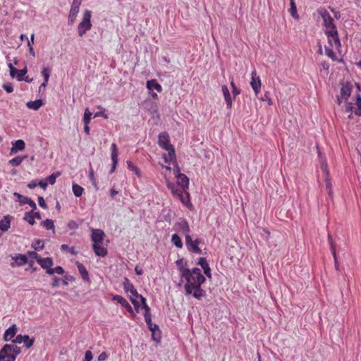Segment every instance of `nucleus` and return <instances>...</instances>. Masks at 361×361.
I'll return each instance as SVG.
<instances>
[{
    "instance_id": "nucleus-44",
    "label": "nucleus",
    "mask_w": 361,
    "mask_h": 361,
    "mask_svg": "<svg viewBox=\"0 0 361 361\" xmlns=\"http://www.w3.org/2000/svg\"><path fill=\"white\" fill-rule=\"evenodd\" d=\"M24 158L22 157H16L11 160H9V164L11 166H18L21 164Z\"/></svg>"
},
{
    "instance_id": "nucleus-5",
    "label": "nucleus",
    "mask_w": 361,
    "mask_h": 361,
    "mask_svg": "<svg viewBox=\"0 0 361 361\" xmlns=\"http://www.w3.org/2000/svg\"><path fill=\"white\" fill-rule=\"evenodd\" d=\"M140 299L142 303L143 308L145 310L144 317L148 329H149V331L157 329L159 331L158 325L153 324L152 322L150 308L146 303V299L142 295H140Z\"/></svg>"
},
{
    "instance_id": "nucleus-54",
    "label": "nucleus",
    "mask_w": 361,
    "mask_h": 361,
    "mask_svg": "<svg viewBox=\"0 0 361 361\" xmlns=\"http://www.w3.org/2000/svg\"><path fill=\"white\" fill-rule=\"evenodd\" d=\"M8 66L9 70H10V75H11V76L12 78L16 77V75L18 74V69H17L15 67H13V66L12 65L11 63H9L8 64Z\"/></svg>"
},
{
    "instance_id": "nucleus-13",
    "label": "nucleus",
    "mask_w": 361,
    "mask_h": 361,
    "mask_svg": "<svg viewBox=\"0 0 361 361\" xmlns=\"http://www.w3.org/2000/svg\"><path fill=\"white\" fill-rule=\"evenodd\" d=\"M104 232L101 229H93L92 231L91 239L94 244H102Z\"/></svg>"
},
{
    "instance_id": "nucleus-17",
    "label": "nucleus",
    "mask_w": 361,
    "mask_h": 361,
    "mask_svg": "<svg viewBox=\"0 0 361 361\" xmlns=\"http://www.w3.org/2000/svg\"><path fill=\"white\" fill-rule=\"evenodd\" d=\"M197 264L202 268L204 274L208 278H212L211 269L204 257H200Z\"/></svg>"
},
{
    "instance_id": "nucleus-62",
    "label": "nucleus",
    "mask_w": 361,
    "mask_h": 361,
    "mask_svg": "<svg viewBox=\"0 0 361 361\" xmlns=\"http://www.w3.org/2000/svg\"><path fill=\"white\" fill-rule=\"evenodd\" d=\"M330 11L334 13V18L338 20L341 18V13L336 11L334 8L329 7Z\"/></svg>"
},
{
    "instance_id": "nucleus-47",
    "label": "nucleus",
    "mask_w": 361,
    "mask_h": 361,
    "mask_svg": "<svg viewBox=\"0 0 361 361\" xmlns=\"http://www.w3.org/2000/svg\"><path fill=\"white\" fill-rule=\"evenodd\" d=\"M61 250L63 252H69L70 253H71L73 255H75L77 254V252L75 251V250L73 247H69L66 244H63L61 246Z\"/></svg>"
},
{
    "instance_id": "nucleus-19",
    "label": "nucleus",
    "mask_w": 361,
    "mask_h": 361,
    "mask_svg": "<svg viewBox=\"0 0 361 361\" xmlns=\"http://www.w3.org/2000/svg\"><path fill=\"white\" fill-rule=\"evenodd\" d=\"M17 328L16 324L12 325L8 329H7L4 334V340L5 341H12V338L16 334Z\"/></svg>"
},
{
    "instance_id": "nucleus-31",
    "label": "nucleus",
    "mask_w": 361,
    "mask_h": 361,
    "mask_svg": "<svg viewBox=\"0 0 361 361\" xmlns=\"http://www.w3.org/2000/svg\"><path fill=\"white\" fill-rule=\"evenodd\" d=\"M19 203L21 205L27 204H29L32 209H37V206L35 202L30 198L25 197V196H20Z\"/></svg>"
},
{
    "instance_id": "nucleus-46",
    "label": "nucleus",
    "mask_w": 361,
    "mask_h": 361,
    "mask_svg": "<svg viewBox=\"0 0 361 361\" xmlns=\"http://www.w3.org/2000/svg\"><path fill=\"white\" fill-rule=\"evenodd\" d=\"M92 119V113L88 109H86L84 112L83 122L84 124H89Z\"/></svg>"
},
{
    "instance_id": "nucleus-48",
    "label": "nucleus",
    "mask_w": 361,
    "mask_h": 361,
    "mask_svg": "<svg viewBox=\"0 0 361 361\" xmlns=\"http://www.w3.org/2000/svg\"><path fill=\"white\" fill-rule=\"evenodd\" d=\"M25 339H28V335L23 336L21 334H19L17 336H16V338L13 340H12V342L13 343L20 344L25 341Z\"/></svg>"
},
{
    "instance_id": "nucleus-42",
    "label": "nucleus",
    "mask_w": 361,
    "mask_h": 361,
    "mask_svg": "<svg viewBox=\"0 0 361 361\" xmlns=\"http://www.w3.org/2000/svg\"><path fill=\"white\" fill-rule=\"evenodd\" d=\"M24 219L27 221L30 225H34L35 224V221L33 216V211L26 212Z\"/></svg>"
},
{
    "instance_id": "nucleus-64",
    "label": "nucleus",
    "mask_w": 361,
    "mask_h": 361,
    "mask_svg": "<svg viewBox=\"0 0 361 361\" xmlns=\"http://www.w3.org/2000/svg\"><path fill=\"white\" fill-rule=\"evenodd\" d=\"M108 357V355L106 352H102L100 353V355L98 356V361H104Z\"/></svg>"
},
{
    "instance_id": "nucleus-9",
    "label": "nucleus",
    "mask_w": 361,
    "mask_h": 361,
    "mask_svg": "<svg viewBox=\"0 0 361 361\" xmlns=\"http://www.w3.org/2000/svg\"><path fill=\"white\" fill-rule=\"evenodd\" d=\"M80 5L81 4H78L77 1H73L68 16V24H73L76 20Z\"/></svg>"
},
{
    "instance_id": "nucleus-63",
    "label": "nucleus",
    "mask_w": 361,
    "mask_h": 361,
    "mask_svg": "<svg viewBox=\"0 0 361 361\" xmlns=\"http://www.w3.org/2000/svg\"><path fill=\"white\" fill-rule=\"evenodd\" d=\"M61 281V279L59 278H57L56 276H54L53 279H52V283H51V286L52 287H58L59 286V283Z\"/></svg>"
},
{
    "instance_id": "nucleus-43",
    "label": "nucleus",
    "mask_w": 361,
    "mask_h": 361,
    "mask_svg": "<svg viewBox=\"0 0 361 361\" xmlns=\"http://www.w3.org/2000/svg\"><path fill=\"white\" fill-rule=\"evenodd\" d=\"M61 175L60 172H56L55 173H52L50 176L46 178V180L47 183L54 185L56 183V179L58 176Z\"/></svg>"
},
{
    "instance_id": "nucleus-39",
    "label": "nucleus",
    "mask_w": 361,
    "mask_h": 361,
    "mask_svg": "<svg viewBox=\"0 0 361 361\" xmlns=\"http://www.w3.org/2000/svg\"><path fill=\"white\" fill-rule=\"evenodd\" d=\"M32 247L35 250H40L44 248V241L42 240H35L32 243Z\"/></svg>"
},
{
    "instance_id": "nucleus-25",
    "label": "nucleus",
    "mask_w": 361,
    "mask_h": 361,
    "mask_svg": "<svg viewBox=\"0 0 361 361\" xmlns=\"http://www.w3.org/2000/svg\"><path fill=\"white\" fill-rule=\"evenodd\" d=\"M76 265H77L78 271H79L80 274L81 275L82 279L85 281H89L90 277H89V274H88V272H87L85 267L82 263H80L79 262H76Z\"/></svg>"
},
{
    "instance_id": "nucleus-33",
    "label": "nucleus",
    "mask_w": 361,
    "mask_h": 361,
    "mask_svg": "<svg viewBox=\"0 0 361 361\" xmlns=\"http://www.w3.org/2000/svg\"><path fill=\"white\" fill-rule=\"evenodd\" d=\"M171 243L173 245H175L177 248H183V244L180 237L177 234L174 233L171 236Z\"/></svg>"
},
{
    "instance_id": "nucleus-53",
    "label": "nucleus",
    "mask_w": 361,
    "mask_h": 361,
    "mask_svg": "<svg viewBox=\"0 0 361 361\" xmlns=\"http://www.w3.org/2000/svg\"><path fill=\"white\" fill-rule=\"evenodd\" d=\"M152 332V338L154 341H159L161 336H160V331H159L157 329H153L152 331H150Z\"/></svg>"
},
{
    "instance_id": "nucleus-55",
    "label": "nucleus",
    "mask_w": 361,
    "mask_h": 361,
    "mask_svg": "<svg viewBox=\"0 0 361 361\" xmlns=\"http://www.w3.org/2000/svg\"><path fill=\"white\" fill-rule=\"evenodd\" d=\"M2 87L7 93H11L13 91V87L11 82L4 83Z\"/></svg>"
},
{
    "instance_id": "nucleus-8",
    "label": "nucleus",
    "mask_w": 361,
    "mask_h": 361,
    "mask_svg": "<svg viewBox=\"0 0 361 361\" xmlns=\"http://www.w3.org/2000/svg\"><path fill=\"white\" fill-rule=\"evenodd\" d=\"M158 145L164 150L174 148L173 146L170 143L169 133L166 131L159 133L158 137Z\"/></svg>"
},
{
    "instance_id": "nucleus-29",
    "label": "nucleus",
    "mask_w": 361,
    "mask_h": 361,
    "mask_svg": "<svg viewBox=\"0 0 361 361\" xmlns=\"http://www.w3.org/2000/svg\"><path fill=\"white\" fill-rule=\"evenodd\" d=\"M147 88L149 90H156L158 92H161L162 91V87L160 84H159L155 79H152L148 80L147 82Z\"/></svg>"
},
{
    "instance_id": "nucleus-1",
    "label": "nucleus",
    "mask_w": 361,
    "mask_h": 361,
    "mask_svg": "<svg viewBox=\"0 0 361 361\" xmlns=\"http://www.w3.org/2000/svg\"><path fill=\"white\" fill-rule=\"evenodd\" d=\"M180 275L185 281L184 289L186 295H192L197 300L205 296V291L201 288V286L205 282L206 279L200 269L181 267L180 268Z\"/></svg>"
},
{
    "instance_id": "nucleus-22",
    "label": "nucleus",
    "mask_w": 361,
    "mask_h": 361,
    "mask_svg": "<svg viewBox=\"0 0 361 361\" xmlns=\"http://www.w3.org/2000/svg\"><path fill=\"white\" fill-rule=\"evenodd\" d=\"M102 244H93L92 249L95 255L98 257H106L107 255V249L102 245Z\"/></svg>"
},
{
    "instance_id": "nucleus-36",
    "label": "nucleus",
    "mask_w": 361,
    "mask_h": 361,
    "mask_svg": "<svg viewBox=\"0 0 361 361\" xmlns=\"http://www.w3.org/2000/svg\"><path fill=\"white\" fill-rule=\"evenodd\" d=\"M126 164L128 166V169L130 171L134 172L137 175V177L141 176V172H140V169L136 166H135L132 161H127Z\"/></svg>"
},
{
    "instance_id": "nucleus-45",
    "label": "nucleus",
    "mask_w": 361,
    "mask_h": 361,
    "mask_svg": "<svg viewBox=\"0 0 361 361\" xmlns=\"http://www.w3.org/2000/svg\"><path fill=\"white\" fill-rule=\"evenodd\" d=\"M324 50L325 54L328 57L331 59L333 61L336 60V55L331 48L326 46Z\"/></svg>"
},
{
    "instance_id": "nucleus-15",
    "label": "nucleus",
    "mask_w": 361,
    "mask_h": 361,
    "mask_svg": "<svg viewBox=\"0 0 361 361\" xmlns=\"http://www.w3.org/2000/svg\"><path fill=\"white\" fill-rule=\"evenodd\" d=\"M123 288L126 293H130L132 295L136 298H140L141 295L138 294L133 284L127 278L125 279V281L123 283Z\"/></svg>"
},
{
    "instance_id": "nucleus-51",
    "label": "nucleus",
    "mask_w": 361,
    "mask_h": 361,
    "mask_svg": "<svg viewBox=\"0 0 361 361\" xmlns=\"http://www.w3.org/2000/svg\"><path fill=\"white\" fill-rule=\"evenodd\" d=\"M326 189L330 197L332 196L333 190H332V184L331 180L329 178H326L325 180Z\"/></svg>"
},
{
    "instance_id": "nucleus-20",
    "label": "nucleus",
    "mask_w": 361,
    "mask_h": 361,
    "mask_svg": "<svg viewBox=\"0 0 361 361\" xmlns=\"http://www.w3.org/2000/svg\"><path fill=\"white\" fill-rule=\"evenodd\" d=\"M11 216H4V218L0 220V230L4 232L7 231L11 227Z\"/></svg>"
},
{
    "instance_id": "nucleus-21",
    "label": "nucleus",
    "mask_w": 361,
    "mask_h": 361,
    "mask_svg": "<svg viewBox=\"0 0 361 361\" xmlns=\"http://www.w3.org/2000/svg\"><path fill=\"white\" fill-rule=\"evenodd\" d=\"M25 148V143L23 140H18L12 142L11 153L14 154L18 151H23Z\"/></svg>"
},
{
    "instance_id": "nucleus-3",
    "label": "nucleus",
    "mask_w": 361,
    "mask_h": 361,
    "mask_svg": "<svg viewBox=\"0 0 361 361\" xmlns=\"http://www.w3.org/2000/svg\"><path fill=\"white\" fill-rule=\"evenodd\" d=\"M319 13L323 20V26L324 27V33L328 34L331 32L337 30L336 25L334 23V18L325 9L319 10Z\"/></svg>"
},
{
    "instance_id": "nucleus-6",
    "label": "nucleus",
    "mask_w": 361,
    "mask_h": 361,
    "mask_svg": "<svg viewBox=\"0 0 361 361\" xmlns=\"http://www.w3.org/2000/svg\"><path fill=\"white\" fill-rule=\"evenodd\" d=\"M176 231L183 233L185 236L190 235V228L188 221L184 218H180L176 221L173 228Z\"/></svg>"
},
{
    "instance_id": "nucleus-56",
    "label": "nucleus",
    "mask_w": 361,
    "mask_h": 361,
    "mask_svg": "<svg viewBox=\"0 0 361 361\" xmlns=\"http://www.w3.org/2000/svg\"><path fill=\"white\" fill-rule=\"evenodd\" d=\"M98 109H102V111H97L94 114V118H97V117H100V116H102L104 117V118H107L108 116L107 115L105 114V110L101 106H98Z\"/></svg>"
},
{
    "instance_id": "nucleus-10",
    "label": "nucleus",
    "mask_w": 361,
    "mask_h": 361,
    "mask_svg": "<svg viewBox=\"0 0 361 361\" xmlns=\"http://www.w3.org/2000/svg\"><path fill=\"white\" fill-rule=\"evenodd\" d=\"M328 42L331 46H335L336 49H339L341 46V41L338 37V30L331 32L330 33L326 34Z\"/></svg>"
},
{
    "instance_id": "nucleus-12",
    "label": "nucleus",
    "mask_w": 361,
    "mask_h": 361,
    "mask_svg": "<svg viewBox=\"0 0 361 361\" xmlns=\"http://www.w3.org/2000/svg\"><path fill=\"white\" fill-rule=\"evenodd\" d=\"M118 148L115 143H112L111 145V159L112 161V166L110 170V173H112L115 171L117 164H118Z\"/></svg>"
},
{
    "instance_id": "nucleus-24",
    "label": "nucleus",
    "mask_w": 361,
    "mask_h": 361,
    "mask_svg": "<svg viewBox=\"0 0 361 361\" xmlns=\"http://www.w3.org/2000/svg\"><path fill=\"white\" fill-rule=\"evenodd\" d=\"M222 92L225 99V102L227 106V108L230 109L232 106V98L229 92L228 88L226 85H223L221 87Z\"/></svg>"
},
{
    "instance_id": "nucleus-2",
    "label": "nucleus",
    "mask_w": 361,
    "mask_h": 361,
    "mask_svg": "<svg viewBox=\"0 0 361 361\" xmlns=\"http://www.w3.org/2000/svg\"><path fill=\"white\" fill-rule=\"evenodd\" d=\"M92 11L90 10H85L82 15V19L78 25V35L82 37L87 31L90 30L92 24L91 22Z\"/></svg>"
},
{
    "instance_id": "nucleus-27",
    "label": "nucleus",
    "mask_w": 361,
    "mask_h": 361,
    "mask_svg": "<svg viewBox=\"0 0 361 361\" xmlns=\"http://www.w3.org/2000/svg\"><path fill=\"white\" fill-rule=\"evenodd\" d=\"M167 187L169 190H171L173 195L178 197L181 195V193H184L185 192L178 185H176L171 182H169L167 183Z\"/></svg>"
},
{
    "instance_id": "nucleus-18",
    "label": "nucleus",
    "mask_w": 361,
    "mask_h": 361,
    "mask_svg": "<svg viewBox=\"0 0 361 361\" xmlns=\"http://www.w3.org/2000/svg\"><path fill=\"white\" fill-rule=\"evenodd\" d=\"M37 262L40 265V267L44 269H51V267L54 264L53 259L51 257H45L42 258L39 257L37 259Z\"/></svg>"
},
{
    "instance_id": "nucleus-14",
    "label": "nucleus",
    "mask_w": 361,
    "mask_h": 361,
    "mask_svg": "<svg viewBox=\"0 0 361 361\" xmlns=\"http://www.w3.org/2000/svg\"><path fill=\"white\" fill-rule=\"evenodd\" d=\"M176 177L178 180V185L183 189L184 191H187L189 187V178L186 175L183 173L176 174Z\"/></svg>"
},
{
    "instance_id": "nucleus-7",
    "label": "nucleus",
    "mask_w": 361,
    "mask_h": 361,
    "mask_svg": "<svg viewBox=\"0 0 361 361\" xmlns=\"http://www.w3.org/2000/svg\"><path fill=\"white\" fill-rule=\"evenodd\" d=\"M7 353H11V354L18 356L21 353V349L20 347H18L13 344L4 345V347L0 350V361L6 359V356L8 355L5 354Z\"/></svg>"
},
{
    "instance_id": "nucleus-60",
    "label": "nucleus",
    "mask_w": 361,
    "mask_h": 361,
    "mask_svg": "<svg viewBox=\"0 0 361 361\" xmlns=\"http://www.w3.org/2000/svg\"><path fill=\"white\" fill-rule=\"evenodd\" d=\"M26 255H27L31 259H35L36 260H37V259H38L40 257L39 255H37V252H35L34 251L27 252Z\"/></svg>"
},
{
    "instance_id": "nucleus-32",
    "label": "nucleus",
    "mask_w": 361,
    "mask_h": 361,
    "mask_svg": "<svg viewBox=\"0 0 361 361\" xmlns=\"http://www.w3.org/2000/svg\"><path fill=\"white\" fill-rule=\"evenodd\" d=\"M26 105L30 109L38 110L43 105V103L41 99H37L28 102Z\"/></svg>"
},
{
    "instance_id": "nucleus-49",
    "label": "nucleus",
    "mask_w": 361,
    "mask_h": 361,
    "mask_svg": "<svg viewBox=\"0 0 361 361\" xmlns=\"http://www.w3.org/2000/svg\"><path fill=\"white\" fill-rule=\"evenodd\" d=\"M27 72V68H25L21 70H18V74L16 75L17 80L18 81H23Z\"/></svg>"
},
{
    "instance_id": "nucleus-11",
    "label": "nucleus",
    "mask_w": 361,
    "mask_h": 361,
    "mask_svg": "<svg viewBox=\"0 0 361 361\" xmlns=\"http://www.w3.org/2000/svg\"><path fill=\"white\" fill-rule=\"evenodd\" d=\"M112 300L119 303L122 307H125L129 313H130L133 316H135V312L132 307L124 298L118 295H113Z\"/></svg>"
},
{
    "instance_id": "nucleus-34",
    "label": "nucleus",
    "mask_w": 361,
    "mask_h": 361,
    "mask_svg": "<svg viewBox=\"0 0 361 361\" xmlns=\"http://www.w3.org/2000/svg\"><path fill=\"white\" fill-rule=\"evenodd\" d=\"M64 272L63 268L61 266H57L55 268L49 269L46 271V273L49 275H52L55 273L59 275H63Z\"/></svg>"
},
{
    "instance_id": "nucleus-59",
    "label": "nucleus",
    "mask_w": 361,
    "mask_h": 361,
    "mask_svg": "<svg viewBox=\"0 0 361 361\" xmlns=\"http://www.w3.org/2000/svg\"><path fill=\"white\" fill-rule=\"evenodd\" d=\"M38 203H39V205L42 208L45 209L47 208V204L45 202V200H44L43 197L39 196L38 197Z\"/></svg>"
},
{
    "instance_id": "nucleus-58",
    "label": "nucleus",
    "mask_w": 361,
    "mask_h": 361,
    "mask_svg": "<svg viewBox=\"0 0 361 361\" xmlns=\"http://www.w3.org/2000/svg\"><path fill=\"white\" fill-rule=\"evenodd\" d=\"M93 358V354L92 351L87 350L85 354V357L83 361H91Z\"/></svg>"
},
{
    "instance_id": "nucleus-41",
    "label": "nucleus",
    "mask_w": 361,
    "mask_h": 361,
    "mask_svg": "<svg viewBox=\"0 0 361 361\" xmlns=\"http://www.w3.org/2000/svg\"><path fill=\"white\" fill-rule=\"evenodd\" d=\"M328 241L329 243V245H330V247H331V253L334 256V261H335V263L336 264L337 263V258H336V248H335V246L333 243V240H332V238L331 236V235H328Z\"/></svg>"
},
{
    "instance_id": "nucleus-4",
    "label": "nucleus",
    "mask_w": 361,
    "mask_h": 361,
    "mask_svg": "<svg viewBox=\"0 0 361 361\" xmlns=\"http://www.w3.org/2000/svg\"><path fill=\"white\" fill-rule=\"evenodd\" d=\"M202 243L200 238L193 240L191 235L185 236V245L188 250L194 254H201L202 250L199 247V245Z\"/></svg>"
},
{
    "instance_id": "nucleus-23",
    "label": "nucleus",
    "mask_w": 361,
    "mask_h": 361,
    "mask_svg": "<svg viewBox=\"0 0 361 361\" xmlns=\"http://www.w3.org/2000/svg\"><path fill=\"white\" fill-rule=\"evenodd\" d=\"M178 197L181 202L185 206H186L189 209L192 210L193 209V205L192 204L190 200V195L188 192L185 191L184 192V193H181V195L178 196Z\"/></svg>"
},
{
    "instance_id": "nucleus-57",
    "label": "nucleus",
    "mask_w": 361,
    "mask_h": 361,
    "mask_svg": "<svg viewBox=\"0 0 361 361\" xmlns=\"http://www.w3.org/2000/svg\"><path fill=\"white\" fill-rule=\"evenodd\" d=\"M34 342H35V339L30 338V337L28 336V339L27 340L25 339V341L23 342V343L27 348H30L34 344Z\"/></svg>"
},
{
    "instance_id": "nucleus-52",
    "label": "nucleus",
    "mask_w": 361,
    "mask_h": 361,
    "mask_svg": "<svg viewBox=\"0 0 361 361\" xmlns=\"http://www.w3.org/2000/svg\"><path fill=\"white\" fill-rule=\"evenodd\" d=\"M356 104L357 106V109L355 111V115L360 116H361V97L358 95L357 97Z\"/></svg>"
},
{
    "instance_id": "nucleus-30",
    "label": "nucleus",
    "mask_w": 361,
    "mask_h": 361,
    "mask_svg": "<svg viewBox=\"0 0 361 361\" xmlns=\"http://www.w3.org/2000/svg\"><path fill=\"white\" fill-rule=\"evenodd\" d=\"M13 259L18 267L23 266L27 262V257L26 255L18 254L15 257H13Z\"/></svg>"
},
{
    "instance_id": "nucleus-40",
    "label": "nucleus",
    "mask_w": 361,
    "mask_h": 361,
    "mask_svg": "<svg viewBox=\"0 0 361 361\" xmlns=\"http://www.w3.org/2000/svg\"><path fill=\"white\" fill-rule=\"evenodd\" d=\"M51 72V70L49 67H44L42 68V70L41 71V74L43 76L44 80H45V82H48L49 81Z\"/></svg>"
},
{
    "instance_id": "nucleus-16",
    "label": "nucleus",
    "mask_w": 361,
    "mask_h": 361,
    "mask_svg": "<svg viewBox=\"0 0 361 361\" xmlns=\"http://www.w3.org/2000/svg\"><path fill=\"white\" fill-rule=\"evenodd\" d=\"M255 72L252 73V80L250 82V85L255 94L257 95L261 89V80L259 77H255Z\"/></svg>"
},
{
    "instance_id": "nucleus-61",
    "label": "nucleus",
    "mask_w": 361,
    "mask_h": 361,
    "mask_svg": "<svg viewBox=\"0 0 361 361\" xmlns=\"http://www.w3.org/2000/svg\"><path fill=\"white\" fill-rule=\"evenodd\" d=\"M355 108V104L352 102L346 103L345 111L348 112H352Z\"/></svg>"
},
{
    "instance_id": "nucleus-50",
    "label": "nucleus",
    "mask_w": 361,
    "mask_h": 361,
    "mask_svg": "<svg viewBox=\"0 0 361 361\" xmlns=\"http://www.w3.org/2000/svg\"><path fill=\"white\" fill-rule=\"evenodd\" d=\"M231 86L232 87V94L233 95V97H235L240 93V90L235 86L233 78H231Z\"/></svg>"
},
{
    "instance_id": "nucleus-35",
    "label": "nucleus",
    "mask_w": 361,
    "mask_h": 361,
    "mask_svg": "<svg viewBox=\"0 0 361 361\" xmlns=\"http://www.w3.org/2000/svg\"><path fill=\"white\" fill-rule=\"evenodd\" d=\"M290 8H289V13L291 15V16L295 19H298L299 16L297 12V7L296 4L295 3V0H293V1H290Z\"/></svg>"
},
{
    "instance_id": "nucleus-38",
    "label": "nucleus",
    "mask_w": 361,
    "mask_h": 361,
    "mask_svg": "<svg viewBox=\"0 0 361 361\" xmlns=\"http://www.w3.org/2000/svg\"><path fill=\"white\" fill-rule=\"evenodd\" d=\"M42 225L47 229V230H53L54 232V221L51 219H46L44 221L42 222Z\"/></svg>"
},
{
    "instance_id": "nucleus-26",
    "label": "nucleus",
    "mask_w": 361,
    "mask_h": 361,
    "mask_svg": "<svg viewBox=\"0 0 361 361\" xmlns=\"http://www.w3.org/2000/svg\"><path fill=\"white\" fill-rule=\"evenodd\" d=\"M352 87L350 84L347 83L343 85L341 89V95L343 99L347 100L351 94Z\"/></svg>"
},
{
    "instance_id": "nucleus-37",
    "label": "nucleus",
    "mask_w": 361,
    "mask_h": 361,
    "mask_svg": "<svg viewBox=\"0 0 361 361\" xmlns=\"http://www.w3.org/2000/svg\"><path fill=\"white\" fill-rule=\"evenodd\" d=\"M72 189H73V194L77 197H80L84 192L83 188H82L80 185H79L76 183H74L73 185Z\"/></svg>"
},
{
    "instance_id": "nucleus-28",
    "label": "nucleus",
    "mask_w": 361,
    "mask_h": 361,
    "mask_svg": "<svg viewBox=\"0 0 361 361\" xmlns=\"http://www.w3.org/2000/svg\"><path fill=\"white\" fill-rule=\"evenodd\" d=\"M166 151L168 152V154H164V159L165 163L170 164L171 162L176 161V156L175 153V149L173 148Z\"/></svg>"
}]
</instances>
